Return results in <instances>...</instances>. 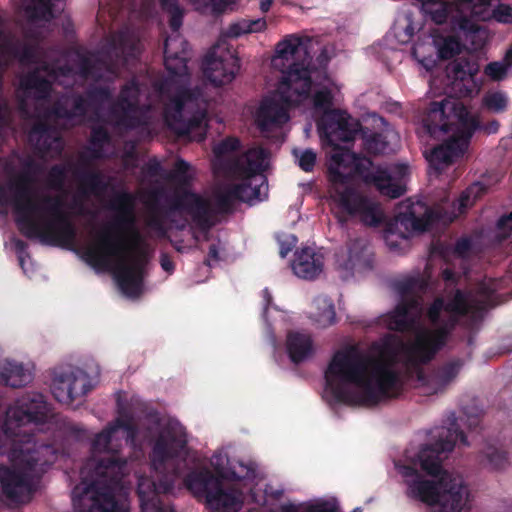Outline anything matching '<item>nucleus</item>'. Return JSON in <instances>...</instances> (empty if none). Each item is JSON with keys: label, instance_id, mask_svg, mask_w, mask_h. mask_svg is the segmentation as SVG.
Segmentation results:
<instances>
[{"label": "nucleus", "instance_id": "1", "mask_svg": "<svg viewBox=\"0 0 512 512\" xmlns=\"http://www.w3.org/2000/svg\"><path fill=\"white\" fill-rule=\"evenodd\" d=\"M402 347L399 337L388 334L377 346L378 357L355 345L337 350L324 373L326 389L336 402L349 406L372 408L398 398L404 379L393 364Z\"/></svg>", "mask_w": 512, "mask_h": 512}, {"label": "nucleus", "instance_id": "2", "mask_svg": "<svg viewBox=\"0 0 512 512\" xmlns=\"http://www.w3.org/2000/svg\"><path fill=\"white\" fill-rule=\"evenodd\" d=\"M449 426L441 427L433 443L423 445L417 458L421 469L438 480L426 479L415 468L405 466L403 476L406 495L429 506H438L441 512H460L468 497V488L462 478L443 469V461L453 451L456 443L468 445L467 437L460 429L454 413L448 417Z\"/></svg>", "mask_w": 512, "mask_h": 512}, {"label": "nucleus", "instance_id": "3", "mask_svg": "<svg viewBox=\"0 0 512 512\" xmlns=\"http://www.w3.org/2000/svg\"><path fill=\"white\" fill-rule=\"evenodd\" d=\"M331 160L332 164L328 168L331 199L347 215L358 216L363 224L378 227L383 218L378 204L351 185V174L341 172L340 168L353 163L355 173L361 176L364 182L375 186L380 194L391 199L401 197L406 191L405 186L393 178L387 168H374L371 159H358L349 150L335 152Z\"/></svg>", "mask_w": 512, "mask_h": 512}, {"label": "nucleus", "instance_id": "4", "mask_svg": "<svg viewBox=\"0 0 512 512\" xmlns=\"http://www.w3.org/2000/svg\"><path fill=\"white\" fill-rule=\"evenodd\" d=\"M48 412L40 393H27L17 399L8 408L4 421H0V455L12 451L28 471L45 472L56 459V449L36 431L46 424Z\"/></svg>", "mask_w": 512, "mask_h": 512}, {"label": "nucleus", "instance_id": "5", "mask_svg": "<svg viewBox=\"0 0 512 512\" xmlns=\"http://www.w3.org/2000/svg\"><path fill=\"white\" fill-rule=\"evenodd\" d=\"M116 427H107L96 434L91 443L92 458L87 463L90 472L73 490L74 496L89 500L82 512H128L127 489L124 477L128 474L127 461L118 449L112 447Z\"/></svg>", "mask_w": 512, "mask_h": 512}, {"label": "nucleus", "instance_id": "6", "mask_svg": "<svg viewBox=\"0 0 512 512\" xmlns=\"http://www.w3.org/2000/svg\"><path fill=\"white\" fill-rule=\"evenodd\" d=\"M292 60L283 72L277 87L276 97L265 98L256 112L255 122L261 132L282 127L289 120L288 108L298 106L308 98L312 88V57L309 56L304 39L296 35L287 36L276 46V59Z\"/></svg>", "mask_w": 512, "mask_h": 512}, {"label": "nucleus", "instance_id": "7", "mask_svg": "<svg viewBox=\"0 0 512 512\" xmlns=\"http://www.w3.org/2000/svg\"><path fill=\"white\" fill-rule=\"evenodd\" d=\"M32 183L30 174L22 172L9 184V189L13 191L11 203L19 230L28 238L53 245L72 243L76 229L62 209L61 198L46 195L36 199Z\"/></svg>", "mask_w": 512, "mask_h": 512}, {"label": "nucleus", "instance_id": "8", "mask_svg": "<svg viewBox=\"0 0 512 512\" xmlns=\"http://www.w3.org/2000/svg\"><path fill=\"white\" fill-rule=\"evenodd\" d=\"M422 122L427 133L433 138L452 132L448 140L434 147L427 156L430 165L438 171H442L464 155L470 139L480 128L478 117L473 115L468 107L458 99L448 97L441 101H432Z\"/></svg>", "mask_w": 512, "mask_h": 512}, {"label": "nucleus", "instance_id": "9", "mask_svg": "<svg viewBox=\"0 0 512 512\" xmlns=\"http://www.w3.org/2000/svg\"><path fill=\"white\" fill-rule=\"evenodd\" d=\"M187 443L186 429L180 422L169 420L162 426L151 451V465L157 472V479L146 476L138 479L137 495L141 512H176L165 498L174 489L179 470H165L169 461L185 454Z\"/></svg>", "mask_w": 512, "mask_h": 512}, {"label": "nucleus", "instance_id": "10", "mask_svg": "<svg viewBox=\"0 0 512 512\" xmlns=\"http://www.w3.org/2000/svg\"><path fill=\"white\" fill-rule=\"evenodd\" d=\"M423 13L437 25L449 23L452 32L470 42L474 49L483 45L484 29L479 21L495 20L512 24V6L504 3L491 9V0H417Z\"/></svg>", "mask_w": 512, "mask_h": 512}, {"label": "nucleus", "instance_id": "11", "mask_svg": "<svg viewBox=\"0 0 512 512\" xmlns=\"http://www.w3.org/2000/svg\"><path fill=\"white\" fill-rule=\"evenodd\" d=\"M472 308L468 293L461 289H455L446 298L436 297L426 310V318L434 329H423L416 334L406 349L409 362L418 365L432 361Z\"/></svg>", "mask_w": 512, "mask_h": 512}, {"label": "nucleus", "instance_id": "12", "mask_svg": "<svg viewBox=\"0 0 512 512\" xmlns=\"http://www.w3.org/2000/svg\"><path fill=\"white\" fill-rule=\"evenodd\" d=\"M108 209L114 211L115 215L95 234V242L102 253L86 252L80 256H147L123 253L132 237L137 235L134 195L127 191L116 193Z\"/></svg>", "mask_w": 512, "mask_h": 512}, {"label": "nucleus", "instance_id": "13", "mask_svg": "<svg viewBox=\"0 0 512 512\" xmlns=\"http://www.w3.org/2000/svg\"><path fill=\"white\" fill-rule=\"evenodd\" d=\"M96 274H108L118 293L130 301H139L148 292L150 258H81Z\"/></svg>", "mask_w": 512, "mask_h": 512}, {"label": "nucleus", "instance_id": "14", "mask_svg": "<svg viewBox=\"0 0 512 512\" xmlns=\"http://www.w3.org/2000/svg\"><path fill=\"white\" fill-rule=\"evenodd\" d=\"M208 103L201 88L180 87L164 106L163 116L167 127L179 137L200 132L206 133Z\"/></svg>", "mask_w": 512, "mask_h": 512}, {"label": "nucleus", "instance_id": "15", "mask_svg": "<svg viewBox=\"0 0 512 512\" xmlns=\"http://www.w3.org/2000/svg\"><path fill=\"white\" fill-rule=\"evenodd\" d=\"M456 219L454 210L442 206H426L421 203L406 205L399 211L385 229V241L391 248L398 246L397 240L409 239L414 234L429 231L434 227L448 226Z\"/></svg>", "mask_w": 512, "mask_h": 512}, {"label": "nucleus", "instance_id": "16", "mask_svg": "<svg viewBox=\"0 0 512 512\" xmlns=\"http://www.w3.org/2000/svg\"><path fill=\"white\" fill-rule=\"evenodd\" d=\"M123 36L112 38L97 55L79 57V73L84 78L100 81L104 72L115 77L119 73V63L124 61Z\"/></svg>", "mask_w": 512, "mask_h": 512}, {"label": "nucleus", "instance_id": "17", "mask_svg": "<svg viewBox=\"0 0 512 512\" xmlns=\"http://www.w3.org/2000/svg\"><path fill=\"white\" fill-rule=\"evenodd\" d=\"M167 212L188 216L202 230H208L214 225V213L209 200L190 190L175 192L169 199Z\"/></svg>", "mask_w": 512, "mask_h": 512}, {"label": "nucleus", "instance_id": "18", "mask_svg": "<svg viewBox=\"0 0 512 512\" xmlns=\"http://www.w3.org/2000/svg\"><path fill=\"white\" fill-rule=\"evenodd\" d=\"M90 390L88 375L83 370L70 366L54 369L51 392L58 402L71 404Z\"/></svg>", "mask_w": 512, "mask_h": 512}, {"label": "nucleus", "instance_id": "19", "mask_svg": "<svg viewBox=\"0 0 512 512\" xmlns=\"http://www.w3.org/2000/svg\"><path fill=\"white\" fill-rule=\"evenodd\" d=\"M239 467L241 468V472H237L234 468H230L226 473L219 475H215L208 469L194 470L185 476L184 484L194 497L206 502L207 498L210 497L221 478L240 481L254 477L255 471L253 468L247 467L243 464H240Z\"/></svg>", "mask_w": 512, "mask_h": 512}, {"label": "nucleus", "instance_id": "20", "mask_svg": "<svg viewBox=\"0 0 512 512\" xmlns=\"http://www.w3.org/2000/svg\"><path fill=\"white\" fill-rule=\"evenodd\" d=\"M479 70L476 61L465 57L450 62L445 72L451 92L458 97L471 96L479 88L475 79Z\"/></svg>", "mask_w": 512, "mask_h": 512}, {"label": "nucleus", "instance_id": "21", "mask_svg": "<svg viewBox=\"0 0 512 512\" xmlns=\"http://www.w3.org/2000/svg\"><path fill=\"white\" fill-rule=\"evenodd\" d=\"M139 96L140 85L135 78L122 86L111 108V114L116 118L119 126L134 129L140 125V119L135 115L139 107Z\"/></svg>", "mask_w": 512, "mask_h": 512}, {"label": "nucleus", "instance_id": "22", "mask_svg": "<svg viewBox=\"0 0 512 512\" xmlns=\"http://www.w3.org/2000/svg\"><path fill=\"white\" fill-rule=\"evenodd\" d=\"M350 116L339 109H333L323 114L318 127L322 136L330 144L335 141L350 142L354 140L356 128L351 123Z\"/></svg>", "mask_w": 512, "mask_h": 512}, {"label": "nucleus", "instance_id": "23", "mask_svg": "<svg viewBox=\"0 0 512 512\" xmlns=\"http://www.w3.org/2000/svg\"><path fill=\"white\" fill-rule=\"evenodd\" d=\"M28 140L39 157L58 156L64 148L61 135L46 121H38L32 126Z\"/></svg>", "mask_w": 512, "mask_h": 512}, {"label": "nucleus", "instance_id": "24", "mask_svg": "<svg viewBox=\"0 0 512 512\" xmlns=\"http://www.w3.org/2000/svg\"><path fill=\"white\" fill-rule=\"evenodd\" d=\"M239 69L240 60L233 55L223 58L216 57L214 52H210L202 63L205 79L216 87L232 82Z\"/></svg>", "mask_w": 512, "mask_h": 512}, {"label": "nucleus", "instance_id": "25", "mask_svg": "<svg viewBox=\"0 0 512 512\" xmlns=\"http://www.w3.org/2000/svg\"><path fill=\"white\" fill-rule=\"evenodd\" d=\"M0 485L3 494L13 503H24L30 499V479L22 471L4 465L0 466Z\"/></svg>", "mask_w": 512, "mask_h": 512}, {"label": "nucleus", "instance_id": "26", "mask_svg": "<svg viewBox=\"0 0 512 512\" xmlns=\"http://www.w3.org/2000/svg\"><path fill=\"white\" fill-rule=\"evenodd\" d=\"M223 479L215 486L205 504L212 512H239L243 506V493L234 487L224 488Z\"/></svg>", "mask_w": 512, "mask_h": 512}, {"label": "nucleus", "instance_id": "27", "mask_svg": "<svg viewBox=\"0 0 512 512\" xmlns=\"http://www.w3.org/2000/svg\"><path fill=\"white\" fill-rule=\"evenodd\" d=\"M73 176L78 184V192L84 198L101 196L109 188V181L99 169L75 167Z\"/></svg>", "mask_w": 512, "mask_h": 512}, {"label": "nucleus", "instance_id": "28", "mask_svg": "<svg viewBox=\"0 0 512 512\" xmlns=\"http://www.w3.org/2000/svg\"><path fill=\"white\" fill-rule=\"evenodd\" d=\"M479 236L477 234L463 235L455 242L451 239H435L432 241L431 250L428 256H467L474 250Z\"/></svg>", "mask_w": 512, "mask_h": 512}, {"label": "nucleus", "instance_id": "29", "mask_svg": "<svg viewBox=\"0 0 512 512\" xmlns=\"http://www.w3.org/2000/svg\"><path fill=\"white\" fill-rule=\"evenodd\" d=\"M266 151L261 147L247 150L241 157L232 164L233 173L236 177H256L263 175V163L266 158Z\"/></svg>", "mask_w": 512, "mask_h": 512}, {"label": "nucleus", "instance_id": "30", "mask_svg": "<svg viewBox=\"0 0 512 512\" xmlns=\"http://www.w3.org/2000/svg\"><path fill=\"white\" fill-rule=\"evenodd\" d=\"M286 351L294 364H299L314 353L313 339L310 334L300 331H289L286 336Z\"/></svg>", "mask_w": 512, "mask_h": 512}, {"label": "nucleus", "instance_id": "31", "mask_svg": "<svg viewBox=\"0 0 512 512\" xmlns=\"http://www.w3.org/2000/svg\"><path fill=\"white\" fill-rule=\"evenodd\" d=\"M111 142V136L104 126H94L91 128L89 143L86 152L80 155V161L83 166H88L90 161L100 160L105 157L104 147Z\"/></svg>", "mask_w": 512, "mask_h": 512}, {"label": "nucleus", "instance_id": "32", "mask_svg": "<svg viewBox=\"0 0 512 512\" xmlns=\"http://www.w3.org/2000/svg\"><path fill=\"white\" fill-rule=\"evenodd\" d=\"M20 87L26 94H32L36 100H48L52 91V82L40 75L39 69H33L21 78Z\"/></svg>", "mask_w": 512, "mask_h": 512}, {"label": "nucleus", "instance_id": "33", "mask_svg": "<svg viewBox=\"0 0 512 512\" xmlns=\"http://www.w3.org/2000/svg\"><path fill=\"white\" fill-rule=\"evenodd\" d=\"M237 178L240 182L233 184V186L240 187L238 192L239 201L250 203L253 200H262V196L267 195L268 184L265 176Z\"/></svg>", "mask_w": 512, "mask_h": 512}, {"label": "nucleus", "instance_id": "34", "mask_svg": "<svg viewBox=\"0 0 512 512\" xmlns=\"http://www.w3.org/2000/svg\"><path fill=\"white\" fill-rule=\"evenodd\" d=\"M32 380L31 372L22 363L6 361L0 367V383L12 388H20Z\"/></svg>", "mask_w": 512, "mask_h": 512}, {"label": "nucleus", "instance_id": "35", "mask_svg": "<svg viewBox=\"0 0 512 512\" xmlns=\"http://www.w3.org/2000/svg\"><path fill=\"white\" fill-rule=\"evenodd\" d=\"M7 54L17 59L21 65L27 66L39 63V45L20 42H7L4 45Z\"/></svg>", "mask_w": 512, "mask_h": 512}, {"label": "nucleus", "instance_id": "36", "mask_svg": "<svg viewBox=\"0 0 512 512\" xmlns=\"http://www.w3.org/2000/svg\"><path fill=\"white\" fill-rule=\"evenodd\" d=\"M289 265L298 278L305 280L316 279L324 267L322 258H293Z\"/></svg>", "mask_w": 512, "mask_h": 512}, {"label": "nucleus", "instance_id": "37", "mask_svg": "<svg viewBox=\"0 0 512 512\" xmlns=\"http://www.w3.org/2000/svg\"><path fill=\"white\" fill-rule=\"evenodd\" d=\"M484 191L485 187L482 184L474 183L464 190L456 201L451 204H437L436 206H442L450 211L454 210L457 218L459 215L465 213L467 208L472 206Z\"/></svg>", "mask_w": 512, "mask_h": 512}, {"label": "nucleus", "instance_id": "38", "mask_svg": "<svg viewBox=\"0 0 512 512\" xmlns=\"http://www.w3.org/2000/svg\"><path fill=\"white\" fill-rule=\"evenodd\" d=\"M481 456L482 464L491 470H503L509 464L507 451L493 445H487L481 452Z\"/></svg>", "mask_w": 512, "mask_h": 512}, {"label": "nucleus", "instance_id": "39", "mask_svg": "<svg viewBox=\"0 0 512 512\" xmlns=\"http://www.w3.org/2000/svg\"><path fill=\"white\" fill-rule=\"evenodd\" d=\"M161 10L168 17V25L173 32L179 31L183 25L185 9L178 0H158Z\"/></svg>", "mask_w": 512, "mask_h": 512}, {"label": "nucleus", "instance_id": "40", "mask_svg": "<svg viewBox=\"0 0 512 512\" xmlns=\"http://www.w3.org/2000/svg\"><path fill=\"white\" fill-rule=\"evenodd\" d=\"M318 312L315 315L316 322L327 327L336 322V312L332 300L327 296H319L314 300Z\"/></svg>", "mask_w": 512, "mask_h": 512}, {"label": "nucleus", "instance_id": "41", "mask_svg": "<svg viewBox=\"0 0 512 512\" xmlns=\"http://www.w3.org/2000/svg\"><path fill=\"white\" fill-rule=\"evenodd\" d=\"M463 364V360L457 358L440 366L434 372L436 384L440 388H445L457 377Z\"/></svg>", "mask_w": 512, "mask_h": 512}, {"label": "nucleus", "instance_id": "42", "mask_svg": "<svg viewBox=\"0 0 512 512\" xmlns=\"http://www.w3.org/2000/svg\"><path fill=\"white\" fill-rule=\"evenodd\" d=\"M43 116L46 120H73L70 98L68 96L58 98L45 109Z\"/></svg>", "mask_w": 512, "mask_h": 512}, {"label": "nucleus", "instance_id": "43", "mask_svg": "<svg viewBox=\"0 0 512 512\" xmlns=\"http://www.w3.org/2000/svg\"><path fill=\"white\" fill-rule=\"evenodd\" d=\"M512 66V47H510L502 61L490 62L486 65L484 73L493 81L503 80L508 72V69Z\"/></svg>", "mask_w": 512, "mask_h": 512}, {"label": "nucleus", "instance_id": "44", "mask_svg": "<svg viewBox=\"0 0 512 512\" xmlns=\"http://www.w3.org/2000/svg\"><path fill=\"white\" fill-rule=\"evenodd\" d=\"M388 141L386 136L379 132L364 133L363 135V148L372 155L384 154L388 149Z\"/></svg>", "mask_w": 512, "mask_h": 512}, {"label": "nucleus", "instance_id": "45", "mask_svg": "<svg viewBox=\"0 0 512 512\" xmlns=\"http://www.w3.org/2000/svg\"><path fill=\"white\" fill-rule=\"evenodd\" d=\"M239 188L240 187H234L233 184H231L216 193L215 202L219 211L227 213L232 210L234 202L239 201Z\"/></svg>", "mask_w": 512, "mask_h": 512}, {"label": "nucleus", "instance_id": "46", "mask_svg": "<svg viewBox=\"0 0 512 512\" xmlns=\"http://www.w3.org/2000/svg\"><path fill=\"white\" fill-rule=\"evenodd\" d=\"M164 64L166 70L174 76H181L186 69L185 59L180 58L177 52L170 51L169 39H166L164 43Z\"/></svg>", "mask_w": 512, "mask_h": 512}, {"label": "nucleus", "instance_id": "47", "mask_svg": "<svg viewBox=\"0 0 512 512\" xmlns=\"http://www.w3.org/2000/svg\"><path fill=\"white\" fill-rule=\"evenodd\" d=\"M482 105L493 113H503L508 106V97L502 91L487 92L482 98Z\"/></svg>", "mask_w": 512, "mask_h": 512}, {"label": "nucleus", "instance_id": "48", "mask_svg": "<svg viewBox=\"0 0 512 512\" xmlns=\"http://www.w3.org/2000/svg\"><path fill=\"white\" fill-rule=\"evenodd\" d=\"M189 170L190 164L182 158H178L174 163L173 169L166 173L164 178L179 184H188L190 181Z\"/></svg>", "mask_w": 512, "mask_h": 512}, {"label": "nucleus", "instance_id": "49", "mask_svg": "<svg viewBox=\"0 0 512 512\" xmlns=\"http://www.w3.org/2000/svg\"><path fill=\"white\" fill-rule=\"evenodd\" d=\"M162 195V190H154L150 194V207L152 208V215L149 220V225L156 231H164V220L160 214V207L158 206Z\"/></svg>", "mask_w": 512, "mask_h": 512}, {"label": "nucleus", "instance_id": "50", "mask_svg": "<svg viewBox=\"0 0 512 512\" xmlns=\"http://www.w3.org/2000/svg\"><path fill=\"white\" fill-rule=\"evenodd\" d=\"M461 43L455 36H448L438 45V57L441 60H449L459 54Z\"/></svg>", "mask_w": 512, "mask_h": 512}, {"label": "nucleus", "instance_id": "51", "mask_svg": "<svg viewBox=\"0 0 512 512\" xmlns=\"http://www.w3.org/2000/svg\"><path fill=\"white\" fill-rule=\"evenodd\" d=\"M417 27L412 20V14L406 13L395 25V33L402 42L409 41L415 34Z\"/></svg>", "mask_w": 512, "mask_h": 512}, {"label": "nucleus", "instance_id": "52", "mask_svg": "<svg viewBox=\"0 0 512 512\" xmlns=\"http://www.w3.org/2000/svg\"><path fill=\"white\" fill-rule=\"evenodd\" d=\"M385 321L389 330L401 333L410 331L415 325L414 318L398 317L393 311L386 315Z\"/></svg>", "mask_w": 512, "mask_h": 512}, {"label": "nucleus", "instance_id": "53", "mask_svg": "<svg viewBox=\"0 0 512 512\" xmlns=\"http://www.w3.org/2000/svg\"><path fill=\"white\" fill-rule=\"evenodd\" d=\"M67 177V168L63 164L53 165L47 175V183L54 190H61L64 187Z\"/></svg>", "mask_w": 512, "mask_h": 512}, {"label": "nucleus", "instance_id": "54", "mask_svg": "<svg viewBox=\"0 0 512 512\" xmlns=\"http://www.w3.org/2000/svg\"><path fill=\"white\" fill-rule=\"evenodd\" d=\"M86 96L91 104H104L112 99V92L109 87H92L86 92Z\"/></svg>", "mask_w": 512, "mask_h": 512}, {"label": "nucleus", "instance_id": "55", "mask_svg": "<svg viewBox=\"0 0 512 512\" xmlns=\"http://www.w3.org/2000/svg\"><path fill=\"white\" fill-rule=\"evenodd\" d=\"M276 240L279 245V254L280 256H286L289 252H291L294 248H296L298 238L291 233H277Z\"/></svg>", "mask_w": 512, "mask_h": 512}, {"label": "nucleus", "instance_id": "56", "mask_svg": "<svg viewBox=\"0 0 512 512\" xmlns=\"http://www.w3.org/2000/svg\"><path fill=\"white\" fill-rule=\"evenodd\" d=\"M240 140L236 137H227L220 141L213 149L217 157L228 155L240 148Z\"/></svg>", "mask_w": 512, "mask_h": 512}, {"label": "nucleus", "instance_id": "57", "mask_svg": "<svg viewBox=\"0 0 512 512\" xmlns=\"http://www.w3.org/2000/svg\"><path fill=\"white\" fill-rule=\"evenodd\" d=\"M333 96L329 89L323 88L317 91L313 96V104L316 109H321L325 112L331 111Z\"/></svg>", "mask_w": 512, "mask_h": 512}, {"label": "nucleus", "instance_id": "58", "mask_svg": "<svg viewBox=\"0 0 512 512\" xmlns=\"http://www.w3.org/2000/svg\"><path fill=\"white\" fill-rule=\"evenodd\" d=\"M221 259L222 258H204L196 269V272L193 276V281L195 283H201L208 279L211 268L214 265L213 263H216Z\"/></svg>", "mask_w": 512, "mask_h": 512}, {"label": "nucleus", "instance_id": "59", "mask_svg": "<svg viewBox=\"0 0 512 512\" xmlns=\"http://www.w3.org/2000/svg\"><path fill=\"white\" fill-rule=\"evenodd\" d=\"M419 301L414 298H403L394 308L393 312L402 318H412L410 312L417 309Z\"/></svg>", "mask_w": 512, "mask_h": 512}, {"label": "nucleus", "instance_id": "60", "mask_svg": "<svg viewBox=\"0 0 512 512\" xmlns=\"http://www.w3.org/2000/svg\"><path fill=\"white\" fill-rule=\"evenodd\" d=\"M417 287H422V283L419 278L416 277H408L406 279L400 280L395 284V288L397 292L405 298V296L414 292Z\"/></svg>", "mask_w": 512, "mask_h": 512}, {"label": "nucleus", "instance_id": "61", "mask_svg": "<svg viewBox=\"0 0 512 512\" xmlns=\"http://www.w3.org/2000/svg\"><path fill=\"white\" fill-rule=\"evenodd\" d=\"M110 427H116V431L119 428L123 429L127 433V438L132 441L135 439L138 432V428L130 416L117 418L115 424Z\"/></svg>", "mask_w": 512, "mask_h": 512}, {"label": "nucleus", "instance_id": "62", "mask_svg": "<svg viewBox=\"0 0 512 512\" xmlns=\"http://www.w3.org/2000/svg\"><path fill=\"white\" fill-rule=\"evenodd\" d=\"M90 104L91 103L88 98H85L82 95H75L73 97L72 104H70L73 119L84 117L88 112Z\"/></svg>", "mask_w": 512, "mask_h": 512}, {"label": "nucleus", "instance_id": "63", "mask_svg": "<svg viewBox=\"0 0 512 512\" xmlns=\"http://www.w3.org/2000/svg\"><path fill=\"white\" fill-rule=\"evenodd\" d=\"M304 512H341L339 507L332 502L322 501L309 505ZM353 512H362L360 507H356Z\"/></svg>", "mask_w": 512, "mask_h": 512}, {"label": "nucleus", "instance_id": "64", "mask_svg": "<svg viewBox=\"0 0 512 512\" xmlns=\"http://www.w3.org/2000/svg\"><path fill=\"white\" fill-rule=\"evenodd\" d=\"M316 164V153L306 149L299 157L298 165L304 172H312Z\"/></svg>", "mask_w": 512, "mask_h": 512}]
</instances>
